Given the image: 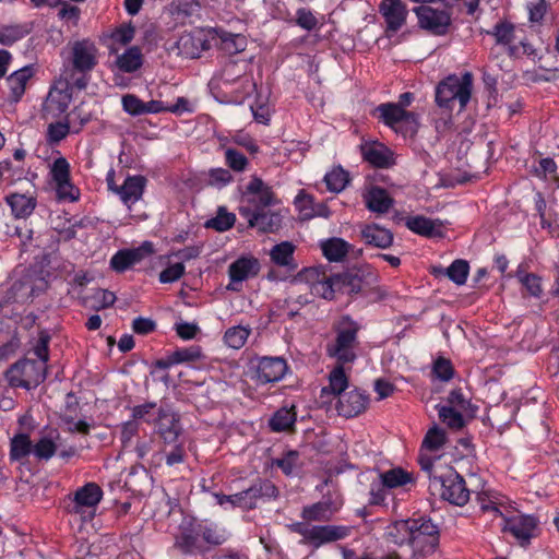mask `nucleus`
<instances>
[{"instance_id": "nucleus-21", "label": "nucleus", "mask_w": 559, "mask_h": 559, "mask_svg": "<svg viewBox=\"0 0 559 559\" xmlns=\"http://www.w3.org/2000/svg\"><path fill=\"white\" fill-rule=\"evenodd\" d=\"M154 421L157 426L159 436L166 444H174V447L178 444L177 441L180 433V426L176 414L168 409L159 408L158 416Z\"/></svg>"}, {"instance_id": "nucleus-52", "label": "nucleus", "mask_w": 559, "mask_h": 559, "mask_svg": "<svg viewBox=\"0 0 559 559\" xmlns=\"http://www.w3.org/2000/svg\"><path fill=\"white\" fill-rule=\"evenodd\" d=\"M447 442V433L438 426L431 427L423 441V449L429 452L439 451Z\"/></svg>"}, {"instance_id": "nucleus-42", "label": "nucleus", "mask_w": 559, "mask_h": 559, "mask_svg": "<svg viewBox=\"0 0 559 559\" xmlns=\"http://www.w3.org/2000/svg\"><path fill=\"white\" fill-rule=\"evenodd\" d=\"M7 202L15 217H26L31 215L36 205L34 198L20 193H13L7 197Z\"/></svg>"}, {"instance_id": "nucleus-29", "label": "nucleus", "mask_w": 559, "mask_h": 559, "mask_svg": "<svg viewBox=\"0 0 559 559\" xmlns=\"http://www.w3.org/2000/svg\"><path fill=\"white\" fill-rule=\"evenodd\" d=\"M115 55L112 68L122 73H133L143 64V55L138 46H131Z\"/></svg>"}, {"instance_id": "nucleus-48", "label": "nucleus", "mask_w": 559, "mask_h": 559, "mask_svg": "<svg viewBox=\"0 0 559 559\" xmlns=\"http://www.w3.org/2000/svg\"><path fill=\"white\" fill-rule=\"evenodd\" d=\"M221 39L222 48L228 53H238L246 49L247 39L241 34H231L224 31L216 32Z\"/></svg>"}, {"instance_id": "nucleus-50", "label": "nucleus", "mask_w": 559, "mask_h": 559, "mask_svg": "<svg viewBox=\"0 0 559 559\" xmlns=\"http://www.w3.org/2000/svg\"><path fill=\"white\" fill-rule=\"evenodd\" d=\"M199 531L201 532L202 544L221 545L227 538L226 532L213 523L200 522Z\"/></svg>"}, {"instance_id": "nucleus-9", "label": "nucleus", "mask_w": 559, "mask_h": 559, "mask_svg": "<svg viewBox=\"0 0 559 559\" xmlns=\"http://www.w3.org/2000/svg\"><path fill=\"white\" fill-rule=\"evenodd\" d=\"M416 527H412L409 547L414 554H427L432 551L438 544V531L436 525L427 519H413Z\"/></svg>"}, {"instance_id": "nucleus-62", "label": "nucleus", "mask_w": 559, "mask_h": 559, "mask_svg": "<svg viewBox=\"0 0 559 559\" xmlns=\"http://www.w3.org/2000/svg\"><path fill=\"white\" fill-rule=\"evenodd\" d=\"M514 27L508 23L496 25L493 36L498 44L509 45L513 41Z\"/></svg>"}, {"instance_id": "nucleus-24", "label": "nucleus", "mask_w": 559, "mask_h": 559, "mask_svg": "<svg viewBox=\"0 0 559 559\" xmlns=\"http://www.w3.org/2000/svg\"><path fill=\"white\" fill-rule=\"evenodd\" d=\"M72 99V94L68 86L52 87L44 103V111L51 116L58 117L66 112Z\"/></svg>"}, {"instance_id": "nucleus-12", "label": "nucleus", "mask_w": 559, "mask_h": 559, "mask_svg": "<svg viewBox=\"0 0 559 559\" xmlns=\"http://www.w3.org/2000/svg\"><path fill=\"white\" fill-rule=\"evenodd\" d=\"M379 12L385 23V32L394 34L406 23L408 10L402 0H382L379 4Z\"/></svg>"}, {"instance_id": "nucleus-22", "label": "nucleus", "mask_w": 559, "mask_h": 559, "mask_svg": "<svg viewBox=\"0 0 559 559\" xmlns=\"http://www.w3.org/2000/svg\"><path fill=\"white\" fill-rule=\"evenodd\" d=\"M241 214L247 218L249 226L258 228L262 233H272L281 226V215L265 210H242Z\"/></svg>"}, {"instance_id": "nucleus-40", "label": "nucleus", "mask_w": 559, "mask_h": 559, "mask_svg": "<svg viewBox=\"0 0 559 559\" xmlns=\"http://www.w3.org/2000/svg\"><path fill=\"white\" fill-rule=\"evenodd\" d=\"M295 249L296 247L289 241H283L275 245L270 251L272 262L278 266L294 269Z\"/></svg>"}, {"instance_id": "nucleus-44", "label": "nucleus", "mask_w": 559, "mask_h": 559, "mask_svg": "<svg viewBox=\"0 0 559 559\" xmlns=\"http://www.w3.org/2000/svg\"><path fill=\"white\" fill-rule=\"evenodd\" d=\"M380 479L388 489L404 487L414 483L413 474L400 467L381 473Z\"/></svg>"}, {"instance_id": "nucleus-23", "label": "nucleus", "mask_w": 559, "mask_h": 559, "mask_svg": "<svg viewBox=\"0 0 559 559\" xmlns=\"http://www.w3.org/2000/svg\"><path fill=\"white\" fill-rule=\"evenodd\" d=\"M122 108L131 116H141L147 114L164 112L165 104L159 100H150L147 103L141 100L133 94H127L121 99Z\"/></svg>"}, {"instance_id": "nucleus-7", "label": "nucleus", "mask_w": 559, "mask_h": 559, "mask_svg": "<svg viewBox=\"0 0 559 559\" xmlns=\"http://www.w3.org/2000/svg\"><path fill=\"white\" fill-rule=\"evenodd\" d=\"M49 174L59 201L76 202L80 199V189L71 181L70 164L64 157L52 162Z\"/></svg>"}, {"instance_id": "nucleus-57", "label": "nucleus", "mask_w": 559, "mask_h": 559, "mask_svg": "<svg viewBox=\"0 0 559 559\" xmlns=\"http://www.w3.org/2000/svg\"><path fill=\"white\" fill-rule=\"evenodd\" d=\"M516 277L519 282L526 288V290L534 297H539L543 288L540 283V277L533 273H526L524 271L519 270L516 272Z\"/></svg>"}, {"instance_id": "nucleus-10", "label": "nucleus", "mask_w": 559, "mask_h": 559, "mask_svg": "<svg viewBox=\"0 0 559 559\" xmlns=\"http://www.w3.org/2000/svg\"><path fill=\"white\" fill-rule=\"evenodd\" d=\"M260 262L253 255H241L228 266V290H239L243 282L258 275Z\"/></svg>"}, {"instance_id": "nucleus-35", "label": "nucleus", "mask_w": 559, "mask_h": 559, "mask_svg": "<svg viewBox=\"0 0 559 559\" xmlns=\"http://www.w3.org/2000/svg\"><path fill=\"white\" fill-rule=\"evenodd\" d=\"M238 68L239 66L235 62L227 64L222 72L221 80L223 85L226 86L234 83H239L240 93L247 95L254 88L255 85L249 76L241 75Z\"/></svg>"}, {"instance_id": "nucleus-41", "label": "nucleus", "mask_w": 559, "mask_h": 559, "mask_svg": "<svg viewBox=\"0 0 559 559\" xmlns=\"http://www.w3.org/2000/svg\"><path fill=\"white\" fill-rule=\"evenodd\" d=\"M350 246L342 238H330L321 242V249L329 261H342L348 253Z\"/></svg>"}, {"instance_id": "nucleus-55", "label": "nucleus", "mask_w": 559, "mask_h": 559, "mask_svg": "<svg viewBox=\"0 0 559 559\" xmlns=\"http://www.w3.org/2000/svg\"><path fill=\"white\" fill-rule=\"evenodd\" d=\"M274 465L280 467L287 476L295 475L301 466L299 454L296 451H288L283 457L275 460Z\"/></svg>"}, {"instance_id": "nucleus-47", "label": "nucleus", "mask_w": 559, "mask_h": 559, "mask_svg": "<svg viewBox=\"0 0 559 559\" xmlns=\"http://www.w3.org/2000/svg\"><path fill=\"white\" fill-rule=\"evenodd\" d=\"M445 406L466 413L468 417L475 415L476 409L473 407L469 397H467L461 389L452 390L447 400Z\"/></svg>"}, {"instance_id": "nucleus-28", "label": "nucleus", "mask_w": 559, "mask_h": 559, "mask_svg": "<svg viewBox=\"0 0 559 559\" xmlns=\"http://www.w3.org/2000/svg\"><path fill=\"white\" fill-rule=\"evenodd\" d=\"M33 75V67L26 66L14 71L7 78L9 98L11 102L17 103L22 98L26 91V85Z\"/></svg>"}, {"instance_id": "nucleus-18", "label": "nucleus", "mask_w": 559, "mask_h": 559, "mask_svg": "<svg viewBox=\"0 0 559 559\" xmlns=\"http://www.w3.org/2000/svg\"><path fill=\"white\" fill-rule=\"evenodd\" d=\"M287 364L281 357H262L257 365V380L260 383L276 382L283 379Z\"/></svg>"}, {"instance_id": "nucleus-8", "label": "nucleus", "mask_w": 559, "mask_h": 559, "mask_svg": "<svg viewBox=\"0 0 559 559\" xmlns=\"http://www.w3.org/2000/svg\"><path fill=\"white\" fill-rule=\"evenodd\" d=\"M102 499V488L96 483H87L69 497L70 503L67 510L69 513L79 514L82 518H85L86 514L92 516Z\"/></svg>"}, {"instance_id": "nucleus-26", "label": "nucleus", "mask_w": 559, "mask_h": 559, "mask_svg": "<svg viewBox=\"0 0 559 559\" xmlns=\"http://www.w3.org/2000/svg\"><path fill=\"white\" fill-rule=\"evenodd\" d=\"M135 34V28L131 23H122L110 29L105 36V44L109 53H117L120 49L128 45Z\"/></svg>"}, {"instance_id": "nucleus-51", "label": "nucleus", "mask_w": 559, "mask_h": 559, "mask_svg": "<svg viewBox=\"0 0 559 559\" xmlns=\"http://www.w3.org/2000/svg\"><path fill=\"white\" fill-rule=\"evenodd\" d=\"M328 270L324 266L306 267L297 275V281L306 283L312 293L321 281L325 280Z\"/></svg>"}, {"instance_id": "nucleus-4", "label": "nucleus", "mask_w": 559, "mask_h": 559, "mask_svg": "<svg viewBox=\"0 0 559 559\" xmlns=\"http://www.w3.org/2000/svg\"><path fill=\"white\" fill-rule=\"evenodd\" d=\"M379 119L404 138L416 134L419 122L416 114L405 110L394 103L381 104L376 108Z\"/></svg>"}, {"instance_id": "nucleus-3", "label": "nucleus", "mask_w": 559, "mask_h": 559, "mask_svg": "<svg viewBox=\"0 0 559 559\" xmlns=\"http://www.w3.org/2000/svg\"><path fill=\"white\" fill-rule=\"evenodd\" d=\"M358 325L349 318H342L336 326L335 342L328 347L330 356L342 364L356 359Z\"/></svg>"}, {"instance_id": "nucleus-32", "label": "nucleus", "mask_w": 559, "mask_h": 559, "mask_svg": "<svg viewBox=\"0 0 559 559\" xmlns=\"http://www.w3.org/2000/svg\"><path fill=\"white\" fill-rule=\"evenodd\" d=\"M361 151L364 158L376 167H388L394 163L393 153L381 143H366Z\"/></svg>"}, {"instance_id": "nucleus-58", "label": "nucleus", "mask_w": 559, "mask_h": 559, "mask_svg": "<svg viewBox=\"0 0 559 559\" xmlns=\"http://www.w3.org/2000/svg\"><path fill=\"white\" fill-rule=\"evenodd\" d=\"M27 31L23 26L10 25L0 28V44L9 46L26 35Z\"/></svg>"}, {"instance_id": "nucleus-17", "label": "nucleus", "mask_w": 559, "mask_h": 559, "mask_svg": "<svg viewBox=\"0 0 559 559\" xmlns=\"http://www.w3.org/2000/svg\"><path fill=\"white\" fill-rule=\"evenodd\" d=\"M179 53L186 58H198L210 48L207 34L202 29L183 33L177 41Z\"/></svg>"}, {"instance_id": "nucleus-5", "label": "nucleus", "mask_w": 559, "mask_h": 559, "mask_svg": "<svg viewBox=\"0 0 559 559\" xmlns=\"http://www.w3.org/2000/svg\"><path fill=\"white\" fill-rule=\"evenodd\" d=\"M293 530L302 536L305 544L313 547L344 539L350 534V528L343 525L310 526L305 523H296L293 525Z\"/></svg>"}, {"instance_id": "nucleus-16", "label": "nucleus", "mask_w": 559, "mask_h": 559, "mask_svg": "<svg viewBox=\"0 0 559 559\" xmlns=\"http://www.w3.org/2000/svg\"><path fill=\"white\" fill-rule=\"evenodd\" d=\"M369 397L357 389L349 390L337 397L336 411L338 415L350 418L366 411Z\"/></svg>"}, {"instance_id": "nucleus-38", "label": "nucleus", "mask_w": 559, "mask_h": 559, "mask_svg": "<svg viewBox=\"0 0 559 559\" xmlns=\"http://www.w3.org/2000/svg\"><path fill=\"white\" fill-rule=\"evenodd\" d=\"M361 236L366 243L378 248H388L393 241V235L389 229L378 225H368L361 230Z\"/></svg>"}, {"instance_id": "nucleus-13", "label": "nucleus", "mask_w": 559, "mask_h": 559, "mask_svg": "<svg viewBox=\"0 0 559 559\" xmlns=\"http://www.w3.org/2000/svg\"><path fill=\"white\" fill-rule=\"evenodd\" d=\"M502 530L510 532L518 539H528L533 531L536 527V519L532 515H526L511 510V506L508 508V515L501 516Z\"/></svg>"}, {"instance_id": "nucleus-37", "label": "nucleus", "mask_w": 559, "mask_h": 559, "mask_svg": "<svg viewBox=\"0 0 559 559\" xmlns=\"http://www.w3.org/2000/svg\"><path fill=\"white\" fill-rule=\"evenodd\" d=\"M415 522L413 519L409 520H401L390 524L386 527V537L388 539L396 545H408L412 534V527L415 526Z\"/></svg>"}, {"instance_id": "nucleus-59", "label": "nucleus", "mask_w": 559, "mask_h": 559, "mask_svg": "<svg viewBox=\"0 0 559 559\" xmlns=\"http://www.w3.org/2000/svg\"><path fill=\"white\" fill-rule=\"evenodd\" d=\"M235 223V215L219 210L217 215L212 219L207 221L206 226L214 228L217 231H225L229 229Z\"/></svg>"}, {"instance_id": "nucleus-25", "label": "nucleus", "mask_w": 559, "mask_h": 559, "mask_svg": "<svg viewBox=\"0 0 559 559\" xmlns=\"http://www.w3.org/2000/svg\"><path fill=\"white\" fill-rule=\"evenodd\" d=\"M343 502L336 498L334 500L326 499L305 507L302 510V518L307 521H326L340 510Z\"/></svg>"}, {"instance_id": "nucleus-60", "label": "nucleus", "mask_w": 559, "mask_h": 559, "mask_svg": "<svg viewBox=\"0 0 559 559\" xmlns=\"http://www.w3.org/2000/svg\"><path fill=\"white\" fill-rule=\"evenodd\" d=\"M132 265L141 262L154 253V246L151 241H144L141 246L133 249H124Z\"/></svg>"}, {"instance_id": "nucleus-19", "label": "nucleus", "mask_w": 559, "mask_h": 559, "mask_svg": "<svg viewBox=\"0 0 559 559\" xmlns=\"http://www.w3.org/2000/svg\"><path fill=\"white\" fill-rule=\"evenodd\" d=\"M145 187V177L141 175L128 176L123 183L118 187L116 194L128 209H131L142 198Z\"/></svg>"}, {"instance_id": "nucleus-46", "label": "nucleus", "mask_w": 559, "mask_h": 559, "mask_svg": "<svg viewBox=\"0 0 559 559\" xmlns=\"http://www.w3.org/2000/svg\"><path fill=\"white\" fill-rule=\"evenodd\" d=\"M436 408L438 411V416L440 420L450 429L460 430L461 428L464 427V417L467 416L466 413L448 407L442 404H438Z\"/></svg>"}, {"instance_id": "nucleus-36", "label": "nucleus", "mask_w": 559, "mask_h": 559, "mask_svg": "<svg viewBox=\"0 0 559 559\" xmlns=\"http://www.w3.org/2000/svg\"><path fill=\"white\" fill-rule=\"evenodd\" d=\"M348 378L342 366L335 367L329 374V385L323 386L321 390V397L333 395L334 397L347 392Z\"/></svg>"}, {"instance_id": "nucleus-53", "label": "nucleus", "mask_w": 559, "mask_h": 559, "mask_svg": "<svg viewBox=\"0 0 559 559\" xmlns=\"http://www.w3.org/2000/svg\"><path fill=\"white\" fill-rule=\"evenodd\" d=\"M296 420L293 408H281L270 419V427L273 431H284L289 429Z\"/></svg>"}, {"instance_id": "nucleus-6", "label": "nucleus", "mask_w": 559, "mask_h": 559, "mask_svg": "<svg viewBox=\"0 0 559 559\" xmlns=\"http://www.w3.org/2000/svg\"><path fill=\"white\" fill-rule=\"evenodd\" d=\"M45 378V367L34 360H20L7 371L11 386L26 390L37 386Z\"/></svg>"}, {"instance_id": "nucleus-45", "label": "nucleus", "mask_w": 559, "mask_h": 559, "mask_svg": "<svg viewBox=\"0 0 559 559\" xmlns=\"http://www.w3.org/2000/svg\"><path fill=\"white\" fill-rule=\"evenodd\" d=\"M250 333L251 329L248 325H234L225 331L223 341L229 348L240 349L246 344Z\"/></svg>"}, {"instance_id": "nucleus-31", "label": "nucleus", "mask_w": 559, "mask_h": 559, "mask_svg": "<svg viewBox=\"0 0 559 559\" xmlns=\"http://www.w3.org/2000/svg\"><path fill=\"white\" fill-rule=\"evenodd\" d=\"M247 189L251 195L250 202L257 207L255 210H264L276 201L271 188L259 178H253Z\"/></svg>"}, {"instance_id": "nucleus-2", "label": "nucleus", "mask_w": 559, "mask_h": 559, "mask_svg": "<svg viewBox=\"0 0 559 559\" xmlns=\"http://www.w3.org/2000/svg\"><path fill=\"white\" fill-rule=\"evenodd\" d=\"M472 90V73L450 74L437 85L436 103L441 108L452 109L454 102L457 100L460 110H463L471 99Z\"/></svg>"}, {"instance_id": "nucleus-1", "label": "nucleus", "mask_w": 559, "mask_h": 559, "mask_svg": "<svg viewBox=\"0 0 559 559\" xmlns=\"http://www.w3.org/2000/svg\"><path fill=\"white\" fill-rule=\"evenodd\" d=\"M423 469L428 472L430 487L439 489L442 499L455 506H464L469 500L465 480L452 467L442 466L438 459L420 460Z\"/></svg>"}, {"instance_id": "nucleus-63", "label": "nucleus", "mask_w": 559, "mask_h": 559, "mask_svg": "<svg viewBox=\"0 0 559 559\" xmlns=\"http://www.w3.org/2000/svg\"><path fill=\"white\" fill-rule=\"evenodd\" d=\"M225 157L227 165L236 171H242L248 163L245 155L231 148L226 150Z\"/></svg>"}, {"instance_id": "nucleus-30", "label": "nucleus", "mask_w": 559, "mask_h": 559, "mask_svg": "<svg viewBox=\"0 0 559 559\" xmlns=\"http://www.w3.org/2000/svg\"><path fill=\"white\" fill-rule=\"evenodd\" d=\"M366 206L369 211L378 214H384L393 205V199L380 187H370L364 194Z\"/></svg>"}, {"instance_id": "nucleus-39", "label": "nucleus", "mask_w": 559, "mask_h": 559, "mask_svg": "<svg viewBox=\"0 0 559 559\" xmlns=\"http://www.w3.org/2000/svg\"><path fill=\"white\" fill-rule=\"evenodd\" d=\"M469 272V265L465 260H455L447 269L438 267L435 269L433 273L437 276H448L456 285L465 284Z\"/></svg>"}, {"instance_id": "nucleus-54", "label": "nucleus", "mask_w": 559, "mask_h": 559, "mask_svg": "<svg viewBox=\"0 0 559 559\" xmlns=\"http://www.w3.org/2000/svg\"><path fill=\"white\" fill-rule=\"evenodd\" d=\"M76 116V111H72L68 116V122H55L50 123L47 129V139L51 143H58L63 140L70 132L73 118Z\"/></svg>"}, {"instance_id": "nucleus-20", "label": "nucleus", "mask_w": 559, "mask_h": 559, "mask_svg": "<svg viewBox=\"0 0 559 559\" xmlns=\"http://www.w3.org/2000/svg\"><path fill=\"white\" fill-rule=\"evenodd\" d=\"M72 61L76 70L81 72L92 70L97 63V48L93 41L81 40L72 48Z\"/></svg>"}, {"instance_id": "nucleus-15", "label": "nucleus", "mask_w": 559, "mask_h": 559, "mask_svg": "<svg viewBox=\"0 0 559 559\" xmlns=\"http://www.w3.org/2000/svg\"><path fill=\"white\" fill-rule=\"evenodd\" d=\"M476 500L483 513L492 519L508 515L509 499L496 490L483 489L477 493Z\"/></svg>"}, {"instance_id": "nucleus-61", "label": "nucleus", "mask_w": 559, "mask_h": 559, "mask_svg": "<svg viewBox=\"0 0 559 559\" xmlns=\"http://www.w3.org/2000/svg\"><path fill=\"white\" fill-rule=\"evenodd\" d=\"M185 264L182 262L174 263L167 266L159 274V282L163 284L174 283L185 274Z\"/></svg>"}, {"instance_id": "nucleus-43", "label": "nucleus", "mask_w": 559, "mask_h": 559, "mask_svg": "<svg viewBox=\"0 0 559 559\" xmlns=\"http://www.w3.org/2000/svg\"><path fill=\"white\" fill-rule=\"evenodd\" d=\"M407 227L423 236H436L440 234L441 224L438 221H433L424 216L411 217L407 221Z\"/></svg>"}, {"instance_id": "nucleus-14", "label": "nucleus", "mask_w": 559, "mask_h": 559, "mask_svg": "<svg viewBox=\"0 0 559 559\" xmlns=\"http://www.w3.org/2000/svg\"><path fill=\"white\" fill-rule=\"evenodd\" d=\"M200 522L190 518H183L179 533L176 535L175 545L183 552H193L203 548Z\"/></svg>"}, {"instance_id": "nucleus-49", "label": "nucleus", "mask_w": 559, "mask_h": 559, "mask_svg": "<svg viewBox=\"0 0 559 559\" xmlns=\"http://www.w3.org/2000/svg\"><path fill=\"white\" fill-rule=\"evenodd\" d=\"M326 188L331 192L338 193L345 189L349 182L348 173L342 167H334L324 176Z\"/></svg>"}, {"instance_id": "nucleus-34", "label": "nucleus", "mask_w": 559, "mask_h": 559, "mask_svg": "<svg viewBox=\"0 0 559 559\" xmlns=\"http://www.w3.org/2000/svg\"><path fill=\"white\" fill-rule=\"evenodd\" d=\"M350 276L348 275H332L326 274L325 280L317 284L314 290L311 293L313 296L331 300L334 298L336 292L343 289V285Z\"/></svg>"}, {"instance_id": "nucleus-11", "label": "nucleus", "mask_w": 559, "mask_h": 559, "mask_svg": "<svg viewBox=\"0 0 559 559\" xmlns=\"http://www.w3.org/2000/svg\"><path fill=\"white\" fill-rule=\"evenodd\" d=\"M414 12L421 28L436 35H443L447 33L451 23V17L445 10H438L431 7L421 5L416 8Z\"/></svg>"}, {"instance_id": "nucleus-33", "label": "nucleus", "mask_w": 559, "mask_h": 559, "mask_svg": "<svg viewBox=\"0 0 559 559\" xmlns=\"http://www.w3.org/2000/svg\"><path fill=\"white\" fill-rule=\"evenodd\" d=\"M33 447L34 443L29 435L14 433L10 439V460L24 464L27 457L33 454Z\"/></svg>"}, {"instance_id": "nucleus-64", "label": "nucleus", "mask_w": 559, "mask_h": 559, "mask_svg": "<svg viewBox=\"0 0 559 559\" xmlns=\"http://www.w3.org/2000/svg\"><path fill=\"white\" fill-rule=\"evenodd\" d=\"M433 374L441 381H449L453 377V368L448 359L439 358L433 365Z\"/></svg>"}, {"instance_id": "nucleus-56", "label": "nucleus", "mask_w": 559, "mask_h": 559, "mask_svg": "<svg viewBox=\"0 0 559 559\" xmlns=\"http://www.w3.org/2000/svg\"><path fill=\"white\" fill-rule=\"evenodd\" d=\"M173 354V361L178 364L197 362L203 359V353L199 346H190L176 349Z\"/></svg>"}, {"instance_id": "nucleus-27", "label": "nucleus", "mask_w": 559, "mask_h": 559, "mask_svg": "<svg viewBox=\"0 0 559 559\" xmlns=\"http://www.w3.org/2000/svg\"><path fill=\"white\" fill-rule=\"evenodd\" d=\"M59 447L60 433L55 429H50L43 432L34 443L33 455L37 460L48 461L57 453Z\"/></svg>"}]
</instances>
